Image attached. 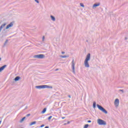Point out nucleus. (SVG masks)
<instances>
[{"instance_id":"10","label":"nucleus","mask_w":128,"mask_h":128,"mask_svg":"<svg viewBox=\"0 0 128 128\" xmlns=\"http://www.w3.org/2000/svg\"><path fill=\"white\" fill-rule=\"evenodd\" d=\"M6 26V23L4 22L2 24V25L0 26V32H2V30L4 29V26Z\"/></svg>"},{"instance_id":"21","label":"nucleus","mask_w":128,"mask_h":128,"mask_svg":"<svg viewBox=\"0 0 128 128\" xmlns=\"http://www.w3.org/2000/svg\"><path fill=\"white\" fill-rule=\"evenodd\" d=\"M119 92H120L121 94H124V92L122 90H118Z\"/></svg>"},{"instance_id":"6","label":"nucleus","mask_w":128,"mask_h":128,"mask_svg":"<svg viewBox=\"0 0 128 128\" xmlns=\"http://www.w3.org/2000/svg\"><path fill=\"white\" fill-rule=\"evenodd\" d=\"M114 106L116 108H118L120 106V99L116 98L114 102Z\"/></svg>"},{"instance_id":"18","label":"nucleus","mask_w":128,"mask_h":128,"mask_svg":"<svg viewBox=\"0 0 128 128\" xmlns=\"http://www.w3.org/2000/svg\"><path fill=\"white\" fill-rule=\"evenodd\" d=\"M60 57L62 58H68V56H60Z\"/></svg>"},{"instance_id":"8","label":"nucleus","mask_w":128,"mask_h":128,"mask_svg":"<svg viewBox=\"0 0 128 128\" xmlns=\"http://www.w3.org/2000/svg\"><path fill=\"white\" fill-rule=\"evenodd\" d=\"M45 56L44 54H39L34 56V58H44Z\"/></svg>"},{"instance_id":"20","label":"nucleus","mask_w":128,"mask_h":128,"mask_svg":"<svg viewBox=\"0 0 128 128\" xmlns=\"http://www.w3.org/2000/svg\"><path fill=\"white\" fill-rule=\"evenodd\" d=\"M80 6L82 8H84V5L82 3H80Z\"/></svg>"},{"instance_id":"29","label":"nucleus","mask_w":128,"mask_h":128,"mask_svg":"<svg viewBox=\"0 0 128 128\" xmlns=\"http://www.w3.org/2000/svg\"><path fill=\"white\" fill-rule=\"evenodd\" d=\"M125 40H128V37H125Z\"/></svg>"},{"instance_id":"32","label":"nucleus","mask_w":128,"mask_h":128,"mask_svg":"<svg viewBox=\"0 0 128 128\" xmlns=\"http://www.w3.org/2000/svg\"><path fill=\"white\" fill-rule=\"evenodd\" d=\"M64 118H66L65 117H62V120H64Z\"/></svg>"},{"instance_id":"33","label":"nucleus","mask_w":128,"mask_h":128,"mask_svg":"<svg viewBox=\"0 0 128 128\" xmlns=\"http://www.w3.org/2000/svg\"><path fill=\"white\" fill-rule=\"evenodd\" d=\"M68 98H72V97L70 96H68Z\"/></svg>"},{"instance_id":"34","label":"nucleus","mask_w":128,"mask_h":128,"mask_svg":"<svg viewBox=\"0 0 128 128\" xmlns=\"http://www.w3.org/2000/svg\"><path fill=\"white\" fill-rule=\"evenodd\" d=\"M2 124V121H0V124Z\"/></svg>"},{"instance_id":"1","label":"nucleus","mask_w":128,"mask_h":128,"mask_svg":"<svg viewBox=\"0 0 128 128\" xmlns=\"http://www.w3.org/2000/svg\"><path fill=\"white\" fill-rule=\"evenodd\" d=\"M90 60V54L89 53L87 54L84 60V66L85 68H90V63L88 62Z\"/></svg>"},{"instance_id":"11","label":"nucleus","mask_w":128,"mask_h":128,"mask_svg":"<svg viewBox=\"0 0 128 128\" xmlns=\"http://www.w3.org/2000/svg\"><path fill=\"white\" fill-rule=\"evenodd\" d=\"M50 18L51 19V20H52V22H56V17L53 16L52 15H51L50 16Z\"/></svg>"},{"instance_id":"3","label":"nucleus","mask_w":128,"mask_h":128,"mask_svg":"<svg viewBox=\"0 0 128 128\" xmlns=\"http://www.w3.org/2000/svg\"><path fill=\"white\" fill-rule=\"evenodd\" d=\"M35 88H37V90H42L44 88H50L52 90V86L48 85H40L36 86Z\"/></svg>"},{"instance_id":"15","label":"nucleus","mask_w":128,"mask_h":128,"mask_svg":"<svg viewBox=\"0 0 128 128\" xmlns=\"http://www.w3.org/2000/svg\"><path fill=\"white\" fill-rule=\"evenodd\" d=\"M36 124V122L34 121L33 122H32L30 124V126H34V124Z\"/></svg>"},{"instance_id":"13","label":"nucleus","mask_w":128,"mask_h":128,"mask_svg":"<svg viewBox=\"0 0 128 128\" xmlns=\"http://www.w3.org/2000/svg\"><path fill=\"white\" fill-rule=\"evenodd\" d=\"M20 80V76H16L14 79V80L15 82H18Z\"/></svg>"},{"instance_id":"2","label":"nucleus","mask_w":128,"mask_h":128,"mask_svg":"<svg viewBox=\"0 0 128 128\" xmlns=\"http://www.w3.org/2000/svg\"><path fill=\"white\" fill-rule=\"evenodd\" d=\"M14 26V23L13 22H10V24H8L3 30L2 32V36H6V30H10V28H12Z\"/></svg>"},{"instance_id":"27","label":"nucleus","mask_w":128,"mask_h":128,"mask_svg":"<svg viewBox=\"0 0 128 128\" xmlns=\"http://www.w3.org/2000/svg\"><path fill=\"white\" fill-rule=\"evenodd\" d=\"M88 122L90 124V123L92 122V120H88Z\"/></svg>"},{"instance_id":"30","label":"nucleus","mask_w":128,"mask_h":128,"mask_svg":"<svg viewBox=\"0 0 128 128\" xmlns=\"http://www.w3.org/2000/svg\"><path fill=\"white\" fill-rule=\"evenodd\" d=\"M45 128H50V127L48 126H46L45 127Z\"/></svg>"},{"instance_id":"24","label":"nucleus","mask_w":128,"mask_h":128,"mask_svg":"<svg viewBox=\"0 0 128 128\" xmlns=\"http://www.w3.org/2000/svg\"><path fill=\"white\" fill-rule=\"evenodd\" d=\"M52 116H49L48 118V120H52Z\"/></svg>"},{"instance_id":"19","label":"nucleus","mask_w":128,"mask_h":128,"mask_svg":"<svg viewBox=\"0 0 128 128\" xmlns=\"http://www.w3.org/2000/svg\"><path fill=\"white\" fill-rule=\"evenodd\" d=\"M46 112V108H44L43 110L42 111V114H45Z\"/></svg>"},{"instance_id":"14","label":"nucleus","mask_w":128,"mask_h":128,"mask_svg":"<svg viewBox=\"0 0 128 128\" xmlns=\"http://www.w3.org/2000/svg\"><path fill=\"white\" fill-rule=\"evenodd\" d=\"M24 120H26V117H24L22 119L20 120V124H22L24 122Z\"/></svg>"},{"instance_id":"17","label":"nucleus","mask_w":128,"mask_h":128,"mask_svg":"<svg viewBox=\"0 0 128 128\" xmlns=\"http://www.w3.org/2000/svg\"><path fill=\"white\" fill-rule=\"evenodd\" d=\"M88 126H90V125H88V124H86L84 125L83 128H88Z\"/></svg>"},{"instance_id":"9","label":"nucleus","mask_w":128,"mask_h":128,"mask_svg":"<svg viewBox=\"0 0 128 128\" xmlns=\"http://www.w3.org/2000/svg\"><path fill=\"white\" fill-rule=\"evenodd\" d=\"M100 6V2L94 4L92 6V8H93V10H96V8H98V6Z\"/></svg>"},{"instance_id":"25","label":"nucleus","mask_w":128,"mask_h":128,"mask_svg":"<svg viewBox=\"0 0 128 128\" xmlns=\"http://www.w3.org/2000/svg\"><path fill=\"white\" fill-rule=\"evenodd\" d=\"M44 38H45L44 36H43L42 38V42H44Z\"/></svg>"},{"instance_id":"22","label":"nucleus","mask_w":128,"mask_h":128,"mask_svg":"<svg viewBox=\"0 0 128 128\" xmlns=\"http://www.w3.org/2000/svg\"><path fill=\"white\" fill-rule=\"evenodd\" d=\"M8 40H6L4 44V46H6V44H8Z\"/></svg>"},{"instance_id":"5","label":"nucleus","mask_w":128,"mask_h":128,"mask_svg":"<svg viewBox=\"0 0 128 128\" xmlns=\"http://www.w3.org/2000/svg\"><path fill=\"white\" fill-rule=\"evenodd\" d=\"M71 68H72V72L76 74V62L74 60H72L71 62Z\"/></svg>"},{"instance_id":"4","label":"nucleus","mask_w":128,"mask_h":128,"mask_svg":"<svg viewBox=\"0 0 128 128\" xmlns=\"http://www.w3.org/2000/svg\"><path fill=\"white\" fill-rule=\"evenodd\" d=\"M96 122L98 126H106V122L102 119H97Z\"/></svg>"},{"instance_id":"23","label":"nucleus","mask_w":128,"mask_h":128,"mask_svg":"<svg viewBox=\"0 0 128 128\" xmlns=\"http://www.w3.org/2000/svg\"><path fill=\"white\" fill-rule=\"evenodd\" d=\"M34 1L36 4H40V1H38V0H34Z\"/></svg>"},{"instance_id":"31","label":"nucleus","mask_w":128,"mask_h":128,"mask_svg":"<svg viewBox=\"0 0 128 128\" xmlns=\"http://www.w3.org/2000/svg\"><path fill=\"white\" fill-rule=\"evenodd\" d=\"M55 70H56V72L58 70V68L56 69Z\"/></svg>"},{"instance_id":"28","label":"nucleus","mask_w":128,"mask_h":128,"mask_svg":"<svg viewBox=\"0 0 128 128\" xmlns=\"http://www.w3.org/2000/svg\"><path fill=\"white\" fill-rule=\"evenodd\" d=\"M62 54H64V52H62Z\"/></svg>"},{"instance_id":"12","label":"nucleus","mask_w":128,"mask_h":128,"mask_svg":"<svg viewBox=\"0 0 128 128\" xmlns=\"http://www.w3.org/2000/svg\"><path fill=\"white\" fill-rule=\"evenodd\" d=\"M6 65H4L2 66L1 68H0V72H2V71L4 70V68H6Z\"/></svg>"},{"instance_id":"7","label":"nucleus","mask_w":128,"mask_h":128,"mask_svg":"<svg viewBox=\"0 0 128 128\" xmlns=\"http://www.w3.org/2000/svg\"><path fill=\"white\" fill-rule=\"evenodd\" d=\"M96 106L100 110H101V112H104V114H108V111H106L102 106L100 104H97Z\"/></svg>"},{"instance_id":"16","label":"nucleus","mask_w":128,"mask_h":128,"mask_svg":"<svg viewBox=\"0 0 128 128\" xmlns=\"http://www.w3.org/2000/svg\"><path fill=\"white\" fill-rule=\"evenodd\" d=\"M96 102H93V108H96Z\"/></svg>"},{"instance_id":"26","label":"nucleus","mask_w":128,"mask_h":128,"mask_svg":"<svg viewBox=\"0 0 128 128\" xmlns=\"http://www.w3.org/2000/svg\"><path fill=\"white\" fill-rule=\"evenodd\" d=\"M44 124H42L40 126V128H44Z\"/></svg>"}]
</instances>
